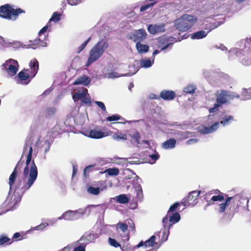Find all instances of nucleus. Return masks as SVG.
Listing matches in <instances>:
<instances>
[{
	"label": "nucleus",
	"mask_w": 251,
	"mask_h": 251,
	"mask_svg": "<svg viewBox=\"0 0 251 251\" xmlns=\"http://www.w3.org/2000/svg\"><path fill=\"white\" fill-rule=\"evenodd\" d=\"M61 15L60 14L58 13L57 12H55L53 13L51 17L49 20L48 23L50 24L51 21H53L55 23H57L60 20V17Z\"/></svg>",
	"instance_id": "49530a36"
},
{
	"label": "nucleus",
	"mask_w": 251,
	"mask_h": 251,
	"mask_svg": "<svg viewBox=\"0 0 251 251\" xmlns=\"http://www.w3.org/2000/svg\"><path fill=\"white\" fill-rule=\"evenodd\" d=\"M197 21V18L195 16L183 15L175 21L174 26L180 32H186L194 25Z\"/></svg>",
	"instance_id": "20e7f679"
},
{
	"label": "nucleus",
	"mask_w": 251,
	"mask_h": 251,
	"mask_svg": "<svg viewBox=\"0 0 251 251\" xmlns=\"http://www.w3.org/2000/svg\"><path fill=\"white\" fill-rule=\"evenodd\" d=\"M32 147H30L26 160V165L23 172L24 181H26V188H30L37 178L38 170L34 161H31Z\"/></svg>",
	"instance_id": "f257e3e1"
},
{
	"label": "nucleus",
	"mask_w": 251,
	"mask_h": 251,
	"mask_svg": "<svg viewBox=\"0 0 251 251\" xmlns=\"http://www.w3.org/2000/svg\"><path fill=\"white\" fill-rule=\"evenodd\" d=\"M25 72H29V69H24L20 71L18 74V78L20 82L19 83L27 85L30 82V80H28L30 77L28 74L25 73Z\"/></svg>",
	"instance_id": "a211bd4d"
},
{
	"label": "nucleus",
	"mask_w": 251,
	"mask_h": 251,
	"mask_svg": "<svg viewBox=\"0 0 251 251\" xmlns=\"http://www.w3.org/2000/svg\"><path fill=\"white\" fill-rule=\"evenodd\" d=\"M91 78L86 75H83L78 77L73 83L75 85H82L83 86H88L91 82Z\"/></svg>",
	"instance_id": "412c9836"
},
{
	"label": "nucleus",
	"mask_w": 251,
	"mask_h": 251,
	"mask_svg": "<svg viewBox=\"0 0 251 251\" xmlns=\"http://www.w3.org/2000/svg\"><path fill=\"white\" fill-rule=\"evenodd\" d=\"M176 42L177 41L175 37L173 36H163L159 39L158 48L161 49V50H164Z\"/></svg>",
	"instance_id": "f8f14e48"
},
{
	"label": "nucleus",
	"mask_w": 251,
	"mask_h": 251,
	"mask_svg": "<svg viewBox=\"0 0 251 251\" xmlns=\"http://www.w3.org/2000/svg\"><path fill=\"white\" fill-rule=\"evenodd\" d=\"M170 134L175 136L178 139L182 140L187 139L190 137L191 133L188 131H181L171 129Z\"/></svg>",
	"instance_id": "6ab92c4d"
},
{
	"label": "nucleus",
	"mask_w": 251,
	"mask_h": 251,
	"mask_svg": "<svg viewBox=\"0 0 251 251\" xmlns=\"http://www.w3.org/2000/svg\"><path fill=\"white\" fill-rule=\"evenodd\" d=\"M160 97L165 100H171L176 97V93L171 90H162L160 94Z\"/></svg>",
	"instance_id": "aec40b11"
},
{
	"label": "nucleus",
	"mask_w": 251,
	"mask_h": 251,
	"mask_svg": "<svg viewBox=\"0 0 251 251\" xmlns=\"http://www.w3.org/2000/svg\"><path fill=\"white\" fill-rule=\"evenodd\" d=\"M91 39V37H90L86 40L83 43H82L78 48L77 53H80L86 46L87 44L90 42Z\"/></svg>",
	"instance_id": "8fccbe9b"
},
{
	"label": "nucleus",
	"mask_w": 251,
	"mask_h": 251,
	"mask_svg": "<svg viewBox=\"0 0 251 251\" xmlns=\"http://www.w3.org/2000/svg\"><path fill=\"white\" fill-rule=\"evenodd\" d=\"M148 0L149 1H150L151 2L142 6L140 7V11L141 12H144V11L149 9V8L152 7L157 2V0Z\"/></svg>",
	"instance_id": "58836bf2"
},
{
	"label": "nucleus",
	"mask_w": 251,
	"mask_h": 251,
	"mask_svg": "<svg viewBox=\"0 0 251 251\" xmlns=\"http://www.w3.org/2000/svg\"><path fill=\"white\" fill-rule=\"evenodd\" d=\"M104 136V133L100 130L91 129L89 131V137L94 139H100Z\"/></svg>",
	"instance_id": "cd10ccee"
},
{
	"label": "nucleus",
	"mask_w": 251,
	"mask_h": 251,
	"mask_svg": "<svg viewBox=\"0 0 251 251\" xmlns=\"http://www.w3.org/2000/svg\"><path fill=\"white\" fill-rule=\"evenodd\" d=\"M58 220H59L58 219V217L57 218H53L51 219H49L48 220L49 223H48L49 224V225L53 226L56 224Z\"/></svg>",
	"instance_id": "774afa93"
},
{
	"label": "nucleus",
	"mask_w": 251,
	"mask_h": 251,
	"mask_svg": "<svg viewBox=\"0 0 251 251\" xmlns=\"http://www.w3.org/2000/svg\"><path fill=\"white\" fill-rule=\"evenodd\" d=\"M7 44L8 45V46L11 47L15 49H17L21 47L24 48V47H25V45L23 46V44L21 42H19V41L9 42L8 43H7Z\"/></svg>",
	"instance_id": "c03bdc74"
},
{
	"label": "nucleus",
	"mask_w": 251,
	"mask_h": 251,
	"mask_svg": "<svg viewBox=\"0 0 251 251\" xmlns=\"http://www.w3.org/2000/svg\"><path fill=\"white\" fill-rule=\"evenodd\" d=\"M120 116L118 115H113L106 118L107 121H115L120 119Z\"/></svg>",
	"instance_id": "6e6d98bb"
},
{
	"label": "nucleus",
	"mask_w": 251,
	"mask_h": 251,
	"mask_svg": "<svg viewBox=\"0 0 251 251\" xmlns=\"http://www.w3.org/2000/svg\"><path fill=\"white\" fill-rule=\"evenodd\" d=\"M242 63L245 66H249L251 64V54L249 55L246 58H244L242 60Z\"/></svg>",
	"instance_id": "3c124183"
},
{
	"label": "nucleus",
	"mask_w": 251,
	"mask_h": 251,
	"mask_svg": "<svg viewBox=\"0 0 251 251\" xmlns=\"http://www.w3.org/2000/svg\"><path fill=\"white\" fill-rule=\"evenodd\" d=\"M49 24L48 23L47 25L44 26L39 31V33H38V35L40 37H41L42 35L43 34H44V33H45L47 29H48L49 28Z\"/></svg>",
	"instance_id": "69168bd1"
},
{
	"label": "nucleus",
	"mask_w": 251,
	"mask_h": 251,
	"mask_svg": "<svg viewBox=\"0 0 251 251\" xmlns=\"http://www.w3.org/2000/svg\"><path fill=\"white\" fill-rule=\"evenodd\" d=\"M109 244L114 247L117 248L120 246V245L114 239L109 237L108 239Z\"/></svg>",
	"instance_id": "5fc2aeb1"
},
{
	"label": "nucleus",
	"mask_w": 251,
	"mask_h": 251,
	"mask_svg": "<svg viewBox=\"0 0 251 251\" xmlns=\"http://www.w3.org/2000/svg\"><path fill=\"white\" fill-rule=\"evenodd\" d=\"M232 200V197H228L226 199V201L222 203H221L219 206V212L222 213L224 212L226 210V207L228 205V203Z\"/></svg>",
	"instance_id": "79ce46f5"
},
{
	"label": "nucleus",
	"mask_w": 251,
	"mask_h": 251,
	"mask_svg": "<svg viewBox=\"0 0 251 251\" xmlns=\"http://www.w3.org/2000/svg\"><path fill=\"white\" fill-rule=\"evenodd\" d=\"M95 166V165H91L86 167L83 172L84 175L86 176L87 173H89L91 170H92Z\"/></svg>",
	"instance_id": "e2e57ef3"
},
{
	"label": "nucleus",
	"mask_w": 251,
	"mask_h": 251,
	"mask_svg": "<svg viewBox=\"0 0 251 251\" xmlns=\"http://www.w3.org/2000/svg\"><path fill=\"white\" fill-rule=\"evenodd\" d=\"M117 227L123 232H125L127 229V225L122 222H119L117 224Z\"/></svg>",
	"instance_id": "603ef678"
},
{
	"label": "nucleus",
	"mask_w": 251,
	"mask_h": 251,
	"mask_svg": "<svg viewBox=\"0 0 251 251\" xmlns=\"http://www.w3.org/2000/svg\"><path fill=\"white\" fill-rule=\"evenodd\" d=\"M86 246L85 243L80 244L78 247L74 249V251H85Z\"/></svg>",
	"instance_id": "13d9d810"
},
{
	"label": "nucleus",
	"mask_w": 251,
	"mask_h": 251,
	"mask_svg": "<svg viewBox=\"0 0 251 251\" xmlns=\"http://www.w3.org/2000/svg\"><path fill=\"white\" fill-rule=\"evenodd\" d=\"M169 215L167 214L162 219V223L164 227L163 233L165 234L167 233V236L164 239V241H166L168 239L170 228L173 225L178 223L181 218L180 215L177 212H175L172 215L170 216L169 219H168Z\"/></svg>",
	"instance_id": "423d86ee"
},
{
	"label": "nucleus",
	"mask_w": 251,
	"mask_h": 251,
	"mask_svg": "<svg viewBox=\"0 0 251 251\" xmlns=\"http://www.w3.org/2000/svg\"><path fill=\"white\" fill-rule=\"evenodd\" d=\"M156 236L155 235L151 236L148 240L146 241L145 242L141 241L135 248H139L141 247L145 246L146 247H153L155 244V240Z\"/></svg>",
	"instance_id": "393cba45"
},
{
	"label": "nucleus",
	"mask_w": 251,
	"mask_h": 251,
	"mask_svg": "<svg viewBox=\"0 0 251 251\" xmlns=\"http://www.w3.org/2000/svg\"><path fill=\"white\" fill-rule=\"evenodd\" d=\"M25 13V11L19 8L14 9L9 4H5L0 7V17L1 18L16 21L20 14Z\"/></svg>",
	"instance_id": "39448f33"
},
{
	"label": "nucleus",
	"mask_w": 251,
	"mask_h": 251,
	"mask_svg": "<svg viewBox=\"0 0 251 251\" xmlns=\"http://www.w3.org/2000/svg\"><path fill=\"white\" fill-rule=\"evenodd\" d=\"M241 96L242 100H245L248 99H251V88L248 89H243L242 91Z\"/></svg>",
	"instance_id": "4c0bfd02"
},
{
	"label": "nucleus",
	"mask_w": 251,
	"mask_h": 251,
	"mask_svg": "<svg viewBox=\"0 0 251 251\" xmlns=\"http://www.w3.org/2000/svg\"><path fill=\"white\" fill-rule=\"evenodd\" d=\"M154 58L151 57V59L145 58L140 60V66L142 68H148L151 67L154 63Z\"/></svg>",
	"instance_id": "bb28decb"
},
{
	"label": "nucleus",
	"mask_w": 251,
	"mask_h": 251,
	"mask_svg": "<svg viewBox=\"0 0 251 251\" xmlns=\"http://www.w3.org/2000/svg\"><path fill=\"white\" fill-rule=\"evenodd\" d=\"M147 34L144 29L141 28L135 30L128 35V38L136 43L141 42L145 39Z\"/></svg>",
	"instance_id": "ddd939ff"
},
{
	"label": "nucleus",
	"mask_w": 251,
	"mask_h": 251,
	"mask_svg": "<svg viewBox=\"0 0 251 251\" xmlns=\"http://www.w3.org/2000/svg\"><path fill=\"white\" fill-rule=\"evenodd\" d=\"M224 200V197L222 195H215L212 197L211 200L213 201H222Z\"/></svg>",
	"instance_id": "4d7b16f0"
},
{
	"label": "nucleus",
	"mask_w": 251,
	"mask_h": 251,
	"mask_svg": "<svg viewBox=\"0 0 251 251\" xmlns=\"http://www.w3.org/2000/svg\"><path fill=\"white\" fill-rule=\"evenodd\" d=\"M48 226H49V224H48V223H41L40 225L34 227L32 228V229L36 230H42Z\"/></svg>",
	"instance_id": "864d4df0"
},
{
	"label": "nucleus",
	"mask_w": 251,
	"mask_h": 251,
	"mask_svg": "<svg viewBox=\"0 0 251 251\" xmlns=\"http://www.w3.org/2000/svg\"><path fill=\"white\" fill-rule=\"evenodd\" d=\"M114 200L118 203L126 204L129 201V198L126 194H121L114 198Z\"/></svg>",
	"instance_id": "72a5a7b5"
},
{
	"label": "nucleus",
	"mask_w": 251,
	"mask_h": 251,
	"mask_svg": "<svg viewBox=\"0 0 251 251\" xmlns=\"http://www.w3.org/2000/svg\"><path fill=\"white\" fill-rule=\"evenodd\" d=\"M131 137L135 139L137 144H139V139L140 138V133L138 132H135L132 135Z\"/></svg>",
	"instance_id": "680f3d73"
},
{
	"label": "nucleus",
	"mask_w": 251,
	"mask_h": 251,
	"mask_svg": "<svg viewBox=\"0 0 251 251\" xmlns=\"http://www.w3.org/2000/svg\"><path fill=\"white\" fill-rule=\"evenodd\" d=\"M29 66L31 70L29 71L31 77L33 78L36 75L39 69L38 61L36 59H33L30 61Z\"/></svg>",
	"instance_id": "4be33fe9"
},
{
	"label": "nucleus",
	"mask_w": 251,
	"mask_h": 251,
	"mask_svg": "<svg viewBox=\"0 0 251 251\" xmlns=\"http://www.w3.org/2000/svg\"><path fill=\"white\" fill-rule=\"evenodd\" d=\"M56 112V109L54 107H49L47 109V113L48 115H52Z\"/></svg>",
	"instance_id": "338daca9"
},
{
	"label": "nucleus",
	"mask_w": 251,
	"mask_h": 251,
	"mask_svg": "<svg viewBox=\"0 0 251 251\" xmlns=\"http://www.w3.org/2000/svg\"><path fill=\"white\" fill-rule=\"evenodd\" d=\"M129 68L130 69V71L127 73L120 75L117 72L111 71L105 73L104 76L108 78H115L120 76H130L135 75L138 71V69L135 67V65L129 66Z\"/></svg>",
	"instance_id": "9b49d317"
},
{
	"label": "nucleus",
	"mask_w": 251,
	"mask_h": 251,
	"mask_svg": "<svg viewBox=\"0 0 251 251\" xmlns=\"http://www.w3.org/2000/svg\"><path fill=\"white\" fill-rule=\"evenodd\" d=\"M232 197V201L237 208L247 206L249 200L247 197L243 194H237Z\"/></svg>",
	"instance_id": "2eb2a0df"
},
{
	"label": "nucleus",
	"mask_w": 251,
	"mask_h": 251,
	"mask_svg": "<svg viewBox=\"0 0 251 251\" xmlns=\"http://www.w3.org/2000/svg\"><path fill=\"white\" fill-rule=\"evenodd\" d=\"M80 217L81 215L78 209L74 211L68 210L66 211L60 217H58V219L74 221L78 219Z\"/></svg>",
	"instance_id": "4468645a"
},
{
	"label": "nucleus",
	"mask_w": 251,
	"mask_h": 251,
	"mask_svg": "<svg viewBox=\"0 0 251 251\" xmlns=\"http://www.w3.org/2000/svg\"><path fill=\"white\" fill-rule=\"evenodd\" d=\"M228 53L229 54L228 57L229 58L231 59L233 55H235L236 56L239 57L242 54V51L240 49L234 48L229 50Z\"/></svg>",
	"instance_id": "e433bc0d"
},
{
	"label": "nucleus",
	"mask_w": 251,
	"mask_h": 251,
	"mask_svg": "<svg viewBox=\"0 0 251 251\" xmlns=\"http://www.w3.org/2000/svg\"><path fill=\"white\" fill-rule=\"evenodd\" d=\"M228 96V92L226 90H221L218 94L216 98V103L214 104L213 108L209 109L210 113H214L218 110V108L223 104H226L227 101V97Z\"/></svg>",
	"instance_id": "1a4fd4ad"
},
{
	"label": "nucleus",
	"mask_w": 251,
	"mask_h": 251,
	"mask_svg": "<svg viewBox=\"0 0 251 251\" xmlns=\"http://www.w3.org/2000/svg\"><path fill=\"white\" fill-rule=\"evenodd\" d=\"M150 157L151 158L152 162H151V164H153L155 162V161L159 159V155L157 152H156L155 154H152L150 155Z\"/></svg>",
	"instance_id": "052dcab7"
},
{
	"label": "nucleus",
	"mask_w": 251,
	"mask_h": 251,
	"mask_svg": "<svg viewBox=\"0 0 251 251\" xmlns=\"http://www.w3.org/2000/svg\"><path fill=\"white\" fill-rule=\"evenodd\" d=\"M95 103L102 110L106 111V107L103 102L100 101H95Z\"/></svg>",
	"instance_id": "0e129e2a"
},
{
	"label": "nucleus",
	"mask_w": 251,
	"mask_h": 251,
	"mask_svg": "<svg viewBox=\"0 0 251 251\" xmlns=\"http://www.w3.org/2000/svg\"><path fill=\"white\" fill-rule=\"evenodd\" d=\"M196 89V87L195 85L191 84V85H189L185 87L183 89V91L185 93H186L188 94H193L195 92Z\"/></svg>",
	"instance_id": "de8ad7c7"
},
{
	"label": "nucleus",
	"mask_w": 251,
	"mask_h": 251,
	"mask_svg": "<svg viewBox=\"0 0 251 251\" xmlns=\"http://www.w3.org/2000/svg\"><path fill=\"white\" fill-rule=\"evenodd\" d=\"M36 132V131L34 132L32 130L26 137L25 141V146L24 147V151H25L27 150L28 146H29V148L31 147V145L32 142V138L34 136H35Z\"/></svg>",
	"instance_id": "c756f323"
},
{
	"label": "nucleus",
	"mask_w": 251,
	"mask_h": 251,
	"mask_svg": "<svg viewBox=\"0 0 251 251\" xmlns=\"http://www.w3.org/2000/svg\"><path fill=\"white\" fill-rule=\"evenodd\" d=\"M136 192V199L139 201H142L143 199V194L142 187L140 184H138L135 187Z\"/></svg>",
	"instance_id": "f704fd0d"
},
{
	"label": "nucleus",
	"mask_w": 251,
	"mask_h": 251,
	"mask_svg": "<svg viewBox=\"0 0 251 251\" xmlns=\"http://www.w3.org/2000/svg\"><path fill=\"white\" fill-rule=\"evenodd\" d=\"M100 187H94L92 186H89L88 187L87 189V192L89 194L93 195H98L99 194L100 192Z\"/></svg>",
	"instance_id": "37998d69"
},
{
	"label": "nucleus",
	"mask_w": 251,
	"mask_h": 251,
	"mask_svg": "<svg viewBox=\"0 0 251 251\" xmlns=\"http://www.w3.org/2000/svg\"><path fill=\"white\" fill-rule=\"evenodd\" d=\"M29 189L26 187V181H25V184L22 186V181H19L14 189L15 198L13 199V201H15V202L13 206L21 201L23 194Z\"/></svg>",
	"instance_id": "9d476101"
},
{
	"label": "nucleus",
	"mask_w": 251,
	"mask_h": 251,
	"mask_svg": "<svg viewBox=\"0 0 251 251\" xmlns=\"http://www.w3.org/2000/svg\"><path fill=\"white\" fill-rule=\"evenodd\" d=\"M94 206L93 207V212L95 214H98V213H104L105 210L107 209V206L106 204H98V205H94Z\"/></svg>",
	"instance_id": "7c9ffc66"
},
{
	"label": "nucleus",
	"mask_w": 251,
	"mask_h": 251,
	"mask_svg": "<svg viewBox=\"0 0 251 251\" xmlns=\"http://www.w3.org/2000/svg\"><path fill=\"white\" fill-rule=\"evenodd\" d=\"M224 23V21L216 22L210 24L209 25H206L205 29L208 30V32L218 27Z\"/></svg>",
	"instance_id": "ea45409f"
},
{
	"label": "nucleus",
	"mask_w": 251,
	"mask_h": 251,
	"mask_svg": "<svg viewBox=\"0 0 251 251\" xmlns=\"http://www.w3.org/2000/svg\"><path fill=\"white\" fill-rule=\"evenodd\" d=\"M136 48L139 53H146L149 50V47L147 45L141 44V42L136 44Z\"/></svg>",
	"instance_id": "473e14b6"
},
{
	"label": "nucleus",
	"mask_w": 251,
	"mask_h": 251,
	"mask_svg": "<svg viewBox=\"0 0 251 251\" xmlns=\"http://www.w3.org/2000/svg\"><path fill=\"white\" fill-rule=\"evenodd\" d=\"M201 192V191H193L188 194L186 198L189 205L193 207L198 203V197L200 195Z\"/></svg>",
	"instance_id": "f3484780"
},
{
	"label": "nucleus",
	"mask_w": 251,
	"mask_h": 251,
	"mask_svg": "<svg viewBox=\"0 0 251 251\" xmlns=\"http://www.w3.org/2000/svg\"><path fill=\"white\" fill-rule=\"evenodd\" d=\"M98 237V236L97 233H94L91 232L85 233L82 236H81V237L77 242V243H78L79 241H82L84 240H86L87 241L90 242H93Z\"/></svg>",
	"instance_id": "b1692460"
},
{
	"label": "nucleus",
	"mask_w": 251,
	"mask_h": 251,
	"mask_svg": "<svg viewBox=\"0 0 251 251\" xmlns=\"http://www.w3.org/2000/svg\"><path fill=\"white\" fill-rule=\"evenodd\" d=\"M180 203L178 202H176L174 203L173 204L171 205L169 208V209L167 212V214L169 215L170 212H175L177 208H178V206L179 205Z\"/></svg>",
	"instance_id": "09e8293b"
},
{
	"label": "nucleus",
	"mask_w": 251,
	"mask_h": 251,
	"mask_svg": "<svg viewBox=\"0 0 251 251\" xmlns=\"http://www.w3.org/2000/svg\"><path fill=\"white\" fill-rule=\"evenodd\" d=\"M233 120V116L227 114H224L221 117L220 122H216L209 127L203 126H199L197 127V131L202 134L213 133L219 128L220 125H222L223 126H226L229 125Z\"/></svg>",
	"instance_id": "7ed1b4c3"
},
{
	"label": "nucleus",
	"mask_w": 251,
	"mask_h": 251,
	"mask_svg": "<svg viewBox=\"0 0 251 251\" xmlns=\"http://www.w3.org/2000/svg\"><path fill=\"white\" fill-rule=\"evenodd\" d=\"M20 162L19 161L17 163L16 166L14 168L13 172L10 176L9 178V185L10 186V191L9 193H10L12 191V190L13 189V185L14 183V182L16 179L17 176V170L18 169V166L20 165ZM10 193H9V194Z\"/></svg>",
	"instance_id": "5701e85b"
},
{
	"label": "nucleus",
	"mask_w": 251,
	"mask_h": 251,
	"mask_svg": "<svg viewBox=\"0 0 251 251\" xmlns=\"http://www.w3.org/2000/svg\"><path fill=\"white\" fill-rule=\"evenodd\" d=\"M176 141L174 138H170L162 144V148L165 150H170L175 148Z\"/></svg>",
	"instance_id": "a878e982"
},
{
	"label": "nucleus",
	"mask_w": 251,
	"mask_h": 251,
	"mask_svg": "<svg viewBox=\"0 0 251 251\" xmlns=\"http://www.w3.org/2000/svg\"><path fill=\"white\" fill-rule=\"evenodd\" d=\"M12 241L7 236L4 235H0V246L9 245L11 244Z\"/></svg>",
	"instance_id": "c9c22d12"
},
{
	"label": "nucleus",
	"mask_w": 251,
	"mask_h": 251,
	"mask_svg": "<svg viewBox=\"0 0 251 251\" xmlns=\"http://www.w3.org/2000/svg\"><path fill=\"white\" fill-rule=\"evenodd\" d=\"M109 47L106 39H102L98 42L89 51V56L85 65L88 67L93 62L98 60L103 54Z\"/></svg>",
	"instance_id": "f03ea898"
},
{
	"label": "nucleus",
	"mask_w": 251,
	"mask_h": 251,
	"mask_svg": "<svg viewBox=\"0 0 251 251\" xmlns=\"http://www.w3.org/2000/svg\"><path fill=\"white\" fill-rule=\"evenodd\" d=\"M208 32L204 30H200L194 32L191 35V38L192 39H201L205 37Z\"/></svg>",
	"instance_id": "c85d7f7f"
},
{
	"label": "nucleus",
	"mask_w": 251,
	"mask_h": 251,
	"mask_svg": "<svg viewBox=\"0 0 251 251\" xmlns=\"http://www.w3.org/2000/svg\"><path fill=\"white\" fill-rule=\"evenodd\" d=\"M104 173L110 176H116L119 174V170L117 168H110L105 170Z\"/></svg>",
	"instance_id": "a19ab883"
},
{
	"label": "nucleus",
	"mask_w": 251,
	"mask_h": 251,
	"mask_svg": "<svg viewBox=\"0 0 251 251\" xmlns=\"http://www.w3.org/2000/svg\"><path fill=\"white\" fill-rule=\"evenodd\" d=\"M73 99L76 104H78V101H80V106H83L84 104H87L89 106L91 105V98L86 89L81 92L78 91L75 93L73 95Z\"/></svg>",
	"instance_id": "6e6552de"
},
{
	"label": "nucleus",
	"mask_w": 251,
	"mask_h": 251,
	"mask_svg": "<svg viewBox=\"0 0 251 251\" xmlns=\"http://www.w3.org/2000/svg\"><path fill=\"white\" fill-rule=\"evenodd\" d=\"M165 25L164 24H150L148 26V31L151 34L162 33L165 31Z\"/></svg>",
	"instance_id": "dca6fc26"
},
{
	"label": "nucleus",
	"mask_w": 251,
	"mask_h": 251,
	"mask_svg": "<svg viewBox=\"0 0 251 251\" xmlns=\"http://www.w3.org/2000/svg\"><path fill=\"white\" fill-rule=\"evenodd\" d=\"M125 161V164L124 165H125L126 167H127L129 166V164H139L140 163V161H127L126 159H124Z\"/></svg>",
	"instance_id": "bf43d9fd"
},
{
	"label": "nucleus",
	"mask_w": 251,
	"mask_h": 251,
	"mask_svg": "<svg viewBox=\"0 0 251 251\" xmlns=\"http://www.w3.org/2000/svg\"><path fill=\"white\" fill-rule=\"evenodd\" d=\"M19 65L17 60L9 59L1 66L2 70L5 71L9 76H14L18 71Z\"/></svg>",
	"instance_id": "0eeeda50"
},
{
	"label": "nucleus",
	"mask_w": 251,
	"mask_h": 251,
	"mask_svg": "<svg viewBox=\"0 0 251 251\" xmlns=\"http://www.w3.org/2000/svg\"><path fill=\"white\" fill-rule=\"evenodd\" d=\"M93 207H95L94 204H89L84 208H79V210L81 216L84 215H89L91 212H93Z\"/></svg>",
	"instance_id": "2f4dec72"
},
{
	"label": "nucleus",
	"mask_w": 251,
	"mask_h": 251,
	"mask_svg": "<svg viewBox=\"0 0 251 251\" xmlns=\"http://www.w3.org/2000/svg\"><path fill=\"white\" fill-rule=\"evenodd\" d=\"M51 146V143L48 140H46L44 141V144L41 146V148L43 149L44 151V153L46 154L50 149V147Z\"/></svg>",
	"instance_id": "a18cd8bd"
}]
</instances>
